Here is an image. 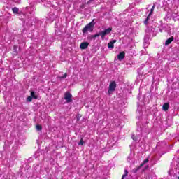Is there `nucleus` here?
Here are the masks:
<instances>
[{
  "mask_svg": "<svg viewBox=\"0 0 179 179\" xmlns=\"http://www.w3.org/2000/svg\"><path fill=\"white\" fill-rule=\"evenodd\" d=\"M12 11L13 12L14 15H17V13H19V8H17V7H14L12 8Z\"/></svg>",
  "mask_w": 179,
  "mask_h": 179,
  "instance_id": "nucleus-12",
  "label": "nucleus"
},
{
  "mask_svg": "<svg viewBox=\"0 0 179 179\" xmlns=\"http://www.w3.org/2000/svg\"><path fill=\"white\" fill-rule=\"evenodd\" d=\"M141 168H142V166H141V165L140 166H137L136 168L132 169V173H134V174L138 173V171H139Z\"/></svg>",
  "mask_w": 179,
  "mask_h": 179,
  "instance_id": "nucleus-10",
  "label": "nucleus"
},
{
  "mask_svg": "<svg viewBox=\"0 0 179 179\" xmlns=\"http://www.w3.org/2000/svg\"><path fill=\"white\" fill-rule=\"evenodd\" d=\"M125 58V52H121L118 55H117V59L119 61H122Z\"/></svg>",
  "mask_w": 179,
  "mask_h": 179,
  "instance_id": "nucleus-7",
  "label": "nucleus"
},
{
  "mask_svg": "<svg viewBox=\"0 0 179 179\" xmlns=\"http://www.w3.org/2000/svg\"><path fill=\"white\" fill-rule=\"evenodd\" d=\"M14 49H15V50H17V47H16V45H14Z\"/></svg>",
  "mask_w": 179,
  "mask_h": 179,
  "instance_id": "nucleus-26",
  "label": "nucleus"
},
{
  "mask_svg": "<svg viewBox=\"0 0 179 179\" xmlns=\"http://www.w3.org/2000/svg\"><path fill=\"white\" fill-rule=\"evenodd\" d=\"M111 31H113L112 27H109L108 29H106L104 31H101V38H104V37H106V36L110 34V33H111Z\"/></svg>",
  "mask_w": 179,
  "mask_h": 179,
  "instance_id": "nucleus-3",
  "label": "nucleus"
},
{
  "mask_svg": "<svg viewBox=\"0 0 179 179\" xmlns=\"http://www.w3.org/2000/svg\"><path fill=\"white\" fill-rule=\"evenodd\" d=\"M83 143H85L83 142V138H80V141H79V143H78V145H83Z\"/></svg>",
  "mask_w": 179,
  "mask_h": 179,
  "instance_id": "nucleus-23",
  "label": "nucleus"
},
{
  "mask_svg": "<svg viewBox=\"0 0 179 179\" xmlns=\"http://www.w3.org/2000/svg\"><path fill=\"white\" fill-rule=\"evenodd\" d=\"M32 100H33V98L31 96L27 98V101H28L29 103H31Z\"/></svg>",
  "mask_w": 179,
  "mask_h": 179,
  "instance_id": "nucleus-19",
  "label": "nucleus"
},
{
  "mask_svg": "<svg viewBox=\"0 0 179 179\" xmlns=\"http://www.w3.org/2000/svg\"><path fill=\"white\" fill-rule=\"evenodd\" d=\"M64 100L66 103H72V94L69 92H66L64 93Z\"/></svg>",
  "mask_w": 179,
  "mask_h": 179,
  "instance_id": "nucleus-4",
  "label": "nucleus"
},
{
  "mask_svg": "<svg viewBox=\"0 0 179 179\" xmlns=\"http://www.w3.org/2000/svg\"><path fill=\"white\" fill-rule=\"evenodd\" d=\"M155 5H153L152 6V8H151V10H150V13L148 14V16H152V15H153V12H154V10H155Z\"/></svg>",
  "mask_w": 179,
  "mask_h": 179,
  "instance_id": "nucleus-14",
  "label": "nucleus"
},
{
  "mask_svg": "<svg viewBox=\"0 0 179 179\" xmlns=\"http://www.w3.org/2000/svg\"><path fill=\"white\" fill-rule=\"evenodd\" d=\"M30 96L32 99H34L35 100H37V99H38V96L36 95V92H34V91L31 92Z\"/></svg>",
  "mask_w": 179,
  "mask_h": 179,
  "instance_id": "nucleus-11",
  "label": "nucleus"
},
{
  "mask_svg": "<svg viewBox=\"0 0 179 179\" xmlns=\"http://www.w3.org/2000/svg\"><path fill=\"white\" fill-rule=\"evenodd\" d=\"M174 41V36H171L165 41V45H169Z\"/></svg>",
  "mask_w": 179,
  "mask_h": 179,
  "instance_id": "nucleus-8",
  "label": "nucleus"
},
{
  "mask_svg": "<svg viewBox=\"0 0 179 179\" xmlns=\"http://www.w3.org/2000/svg\"><path fill=\"white\" fill-rule=\"evenodd\" d=\"M170 107V105L168 103H164L162 108L164 111H167L169 110V108Z\"/></svg>",
  "mask_w": 179,
  "mask_h": 179,
  "instance_id": "nucleus-9",
  "label": "nucleus"
},
{
  "mask_svg": "<svg viewBox=\"0 0 179 179\" xmlns=\"http://www.w3.org/2000/svg\"><path fill=\"white\" fill-rule=\"evenodd\" d=\"M89 47V43L88 42H83L80 45V48L81 50H86Z\"/></svg>",
  "mask_w": 179,
  "mask_h": 179,
  "instance_id": "nucleus-5",
  "label": "nucleus"
},
{
  "mask_svg": "<svg viewBox=\"0 0 179 179\" xmlns=\"http://www.w3.org/2000/svg\"><path fill=\"white\" fill-rule=\"evenodd\" d=\"M36 129L37 131H41V129H43V127L41 125H40V124H36Z\"/></svg>",
  "mask_w": 179,
  "mask_h": 179,
  "instance_id": "nucleus-15",
  "label": "nucleus"
},
{
  "mask_svg": "<svg viewBox=\"0 0 179 179\" xmlns=\"http://www.w3.org/2000/svg\"><path fill=\"white\" fill-rule=\"evenodd\" d=\"M125 178H123V176H122V179H124Z\"/></svg>",
  "mask_w": 179,
  "mask_h": 179,
  "instance_id": "nucleus-28",
  "label": "nucleus"
},
{
  "mask_svg": "<svg viewBox=\"0 0 179 179\" xmlns=\"http://www.w3.org/2000/svg\"><path fill=\"white\" fill-rule=\"evenodd\" d=\"M131 139H133V141H138V137H136L135 134H132Z\"/></svg>",
  "mask_w": 179,
  "mask_h": 179,
  "instance_id": "nucleus-21",
  "label": "nucleus"
},
{
  "mask_svg": "<svg viewBox=\"0 0 179 179\" xmlns=\"http://www.w3.org/2000/svg\"><path fill=\"white\" fill-rule=\"evenodd\" d=\"M117 43V40L114 39L112 41L108 43V48H111L112 50L114 49V44Z\"/></svg>",
  "mask_w": 179,
  "mask_h": 179,
  "instance_id": "nucleus-6",
  "label": "nucleus"
},
{
  "mask_svg": "<svg viewBox=\"0 0 179 179\" xmlns=\"http://www.w3.org/2000/svg\"><path fill=\"white\" fill-rule=\"evenodd\" d=\"M68 76V74L65 73L63 76H59V79H65Z\"/></svg>",
  "mask_w": 179,
  "mask_h": 179,
  "instance_id": "nucleus-18",
  "label": "nucleus"
},
{
  "mask_svg": "<svg viewBox=\"0 0 179 179\" xmlns=\"http://www.w3.org/2000/svg\"><path fill=\"white\" fill-rule=\"evenodd\" d=\"M80 118H82V115H80V114H78L77 115H76V121L77 122H79L80 120Z\"/></svg>",
  "mask_w": 179,
  "mask_h": 179,
  "instance_id": "nucleus-17",
  "label": "nucleus"
},
{
  "mask_svg": "<svg viewBox=\"0 0 179 179\" xmlns=\"http://www.w3.org/2000/svg\"><path fill=\"white\" fill-rule=\"evenodd\" d=\"M117 88V83L115 81H112L109 84V87L108 90V94H111L113 92H115V89Z\"/></svg>",
  "mask_w": 179,
  "mask_h": 179,
  "instance_id": "nucleus-2",
  "label": "nucleus"
},
{
  "mask_svg": "<svg viewBox=\"0 0 179 179\" xmlns=\"http://www.w3.org/2000/svg\"><path fill=\"white\" fill-rule=\"evenodd\" d=\"M149 22V18H146L145 20L144 21V24L145 26H148V22Z\"/></svg>",
  "mask_w": 179,
  "mask_h": 179,
  "instance_id": "nucleus-22",
  "label": "nucleus"
},
{
  "mask_svg": "<svg viewBox=\"0 0 179 179\" xmlns=\"http://www.w3.org/2000/svg\"><path fill=\"white\" fill-rule=\"evenodd\" d=\"M94 0H90L87 3V5H89V3H90V2H93Z\"/></svg>",
  "mask_w": 179,
  "mask_h": 179,
  "instance_id": "nucleus-25",
  "label": "nucleus"
},
{
  "mask_svg": "<svg viewBox=\"0 0 179 179\" xmlns=\"http://www.w3.org/2000/svg\"><path fill=\"white\" fill-rule=\"evenodd\" d=\"M148 169H149V165H147V166L144 168V170H148Z\"/></svg>",
  "mask_w": 179,
  "mask_h": 179,
  "instance_id": "nucleus-24",
  "label": "nucleus"
},
{
  "mask_svg": "<svg viewBox=\"0 0 179 179\" xmlns=\"http://www.w3.org/2000/svg\"><path fill=\"white\" fill-rule=\"evenodd\" d=\"M100 36H101V32H99V34H96L94 35H92L91 36V38H96V37H100Z\"/></svg>",
  "mask_w": 179,
  "mask_h": 179,
  "instance_id": "nucleus-16",
  "label": "nucleus"
},
{
  "mask_svg": "<svg viewBox=\"0 0 179 179\" xmlns=\"http://www.w3.org/2000/svg\"><path fill=\"white\" fill-rule=\"evenodd\" d=\"M127 176H128V170L125 169L124 174L122 175L123 178H125V177H127Z\"/></svg>",
  "mask_w": 179,
  "mask_h": 179,
  "instance_id": "nucleus-20",
  "label": "nucleus"
},
{
  "mask_svg": "<svg viewBox=\"0 0 179 179\" xmlns=\"http://www.w3.org/2000/svg\"><path fill=\"white\" fill-rule=\"evenodd\" d=\"M146 163H149V158L145 159L144 161H143V163L140 165L141 167H143Z\"/></svg>",
  "mask_w": 179,
  "mask_h": 179,
  "instance_id": "nucleus-13",
  "label": "nucleus"
},
{
  "mask_svg": "<svg viewBox=\"0 0 179 179\" xmlns=\"http://www.w3.org/2000/svg\"><path fill=\"white\" fill-rule=\"evenodd\" d=\"M94 20H93L91 22L88 23L83 29L82 31L83 34H86L87 31H93V27H94Z\"/></svg>",
  "mask_w": 179,
  "mask_h": 179,
  "instance_id": "nucleus-1",
  "label": "nucleus"
},
{
  "mask_svg": "<svg viewBox=\"0 0 179 179\" xmlns=\"http://www.w3.org/2000/svg\"><path fill=\"white\" fill-rule=\"evenodd\" d=\"M150 17V16L148 15L147 19H148V20H149Z\"/></svg>",
  "mask_w": 179,
  "mask_h": 179,
  "instance_id": "nucleus-27",
  "label": "nucleus"
}]
</instances>
